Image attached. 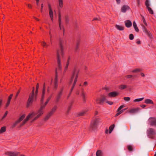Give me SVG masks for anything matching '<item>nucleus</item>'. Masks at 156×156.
Listing matches in <instances>:
<instances>
[{
    "mask_svg": "<svg viewBox=\"0 0 156 156\" xmlns=\"http://www.w3.org/2000/svg\"><path fill=\"white\" fill-rule=\"evenodd\" d=\"M63 41L61 40H60L59 47L60 49H57L56 53L57 60L58 66V69L61 70L62 68L61 64V58L64 55L63 52Z\"/></svg>",
    "mask_w": 156,
    "mask_h": 156,
    "instance_id": "obj_1",
    "label": "nucleus"
},
{
    "mask_svg": "<svg viewBox=\"0 0 156 156\" xmlns=\"http://www.w3.org/2000/svg\"><path fill=\"white\" fill-rule=\"evenodd\" d=\"M43 113V110H42L40 109L38 110L37 113H36L34 112H32L31 113H30L28 115L27 117L25 119L22 123L20 124V126L21 127L23 126L26 122L29 120V119L32 118L36 115L37 114V116L35 117L31 121V122H32L34 121L37 120L38 118L41 116Z\"/></svg>",
    "mask_w": 156,
    "mask_h": 156,
    "instance_id": "obj_2",
    "label": "nucleus"
},
{
    "mask_svg": "<svg viewBox=\"0 0 156 156\" xmlns=\"http://www.w3.org/2000/svg\"><path fill=\"white\" fill-rule=\"evenodd\" d=\"M79 70L78 69L75 67L72 73V76L70 81V83H72L74 80V82L72 86L70 89L71 91H73L74 88L77 81Z\"/></svg>",
    "mask_w": 156,
    "mask_h": 156,
    "instance_id": "obj_3",
    "label": "nucleus"
},
{
    "mask_svg": "<svg viewBox=\"0 0 156 156\" xmlns=\"http://www.w3.org/2000/svg\"><path fill=\"white\" fill-rule=\"evenodd\" d=\"M34 87H33L32 92L30 94L27 101L26 106L27 108H28L31 105L33 102L36 101L37 100V94H36V93H34Z\"/></svg>",
    "mask_w": 156,
    "mask_h": 156,
    "instance_id": "obj_4",
    "label": "nucleus"
},
{
    "mask_svg": "<svg viewBox=\"0 0 156 156\" xmlns=\"http://www.w3.org/2000/svg\"><path fill=\"white\" fill-rule=\"evenodd\" d=\"M147 134L149 137L151 139H154L156 134V132L153 129L149 128L147 130Z\"/></svg>",
    "mask_w": 156,
    "mask_h": 156,
    "instance_id": "obj_5",
    "label": "nucleus"
},
{
    "mask_svg": "<svg viewBox=\"0 0 156 156\" xmlns=\"http://www.w3.org/2000/svg\"><path fill=\"white\" fill-rule=\"evenodd\" d=\"M100 119L97 118L92 122L90 127L93 129H94L97 128V125L98 123L100 122Z\"/></svg>",
    "mask_w": 156,
    "mask_h": 156,
    "instance_id": "obj_6",
    "label": "nucleus"
},
{
    "mask_svg": "<svg viewBox=\"0 0 156 156\" xmlns=\"http://www.w3.org/2000/svg\"><path fill=\"white\" fill-rule=\"evenodd\" d=\"M26 115L25 114H23L21 117H20L18 120L16 121L12 125V128H14L21 121L23 120L25 117Z\"/></svg>",
    "mask_w": 156,
    "mask_h": 156,
    "instance_id": "obj_7",
    "label": "nucleus"
},
{
    "mask_svg": "<svg viewBox=\"0 0 156 156\" xmlns=\"http://www.w3.org/2000/svg\"><path fill=\"white\" fill-rule=\"evenodd\" d=\"M45 91V83H44L43 85V87L42 91V94L41 98V104H43V101L44 98V94Z\"/></svg>",
    "mask_w": 156,
    "mask_h": 156,
    "instance_id": "obj_8",
    "label": "nucleus"
},
{
    "mask_svg": "<svg viewBox=\"0 0 156 156\" xmlns=\"http://www.w3.org/2000/svg\"><path fill=\"white\" fill-rule=\"evenodd\" d=\"M143 30V32L145 33L147 35L148 37L150 39H151L152 38V36L150 32V31L148 30L147 28L144 26L142 27Z\"/></svg>",
    "mask_w": 156,
    "mask_h": 156,
    "instance_id": "obj_9",
    "label": "nucleus"
},
{
    "mask_svg": "<svg viewBox=\"0 0 156 156\" xmlns=\"http://www.w3.org/2000/svg\"><path fill=\"white\" fill-rule=\"evenodd\" d=\"M149 123L152 126H156V119L154 117H151L148 119Z\"/></svg>",
    "mask_w": 156,
    "mask_h": 156,
    "instance_id": "obj_10",
    "label": "nucleus"
},
{
    "mask_svg": "<svg viewBox=\"0 0 156 156\" xmlns=\"http://www.w3.org/2000/svg\"><path fill=\"white\" fill-rule=\"evenodd\" d=\"M106 100V97L104 95H101L100 99H97L96 100V102L97 103L101 104Z\"/></svg>",
    "mask_w": 156,
    "mask_h": 156,
    "instance_id": "obj_11",
    "label": "nucleus"
},
{
    "mask_svg": "<svg viewBox=\"0 0 156 156\" xmlns=\"http://www.w3.org/2000/svg\"><path fill=\"white\" fill-rule=\"evenodd\" d=\"M57 69H56L55 70V76L54 82V88L55 90L57 89L58 86V80L57 74Z\"/></svg>",
    "mask_w": 156,
    "mask_h": 156,
    "instance_id": "obj_12",
    "label": "nucleus"
},
{
    "mask_svg": "<svg viewBox=\"0 0 156 156\" xmlns=\"http://www.w3.org/2000/svg\"><path fill=\"white\" fill-rule=\"evenodd\" d=\"M5 154L8 156H19L20 153L18 152H7L5 153Z\"/></svg>",
    "mask_w": 156,
    "mask_h": 156,
    "instance_id": "obj_13",
    "label": "nucleus"
},
{
    "mask_svg": "<svg viewBox=\"0 0 156 156\" xmlns=\"http://www.w3.org/2000/svg\"><path fill=\"white\" fill-rule=\"evenodd\" d=\"M124 107V106L123 105H122L119 107L117 110L118 113H117L115 115V116H118L119 115L122 113L124 111V110H121V109Z\"/></svg>",
    "mask_w": 156,
    "mask_h": 156,
    "instance_id": "obj_14",
    "label": "nucleus"
},
{
    "mask_svg": "<svg viewBox=\"0 0 156 156\" xmlns=\"http://www.w3.org/2000/svg\"><path fill=\"white\" fill-rule=\"evenodd\" d=\"M119 94V93L116 91L112 92L108 94V96L110 97H115L118 96Z\"/></svg>",
    "mask_w": 156,
    "mask_h": 156,
    "instance_id": "obj_15",
    "label": "nucleus"
},
{
    "mask_svg": "<svg viewBox=\"0 0 156 156\" xmlns=\"http://www.w3.org/2000/svg\"><path fill=\"white\" fill-rule=\"evenodd\" d=\"M140 109L139 108H132L129 111V112L131 113H135L138 112Z\"/></svg>",
    "mask_w": 156,
    "mask_h": 156,
    "instance_id": "obj_16",
    "label": "nucleus"
},
{
    "mask_svg": "<svg viewBox=\"0 0 156 156\" xmlns=\"http://www.w3.org/2000/svg\"><path fill=\"white\" fill-rule=\"evenodd\" d=\"M125 26L127 28L130 27L132 25V23L131 21L129 20L125 21Z\"/></svg>",
    "mask_w": 156,
    "mask_h": 156,
    "instance_id": "obj_17",
    "label": "nucleus"
},
{
    "mask_svg": "<svg viewBox=\"0 0 156 156\" xmlns=\"http://www.w3.org/2000/svg\"><path fill=\"white\" fill-rule=\"evenodd\" d=\"M129 7L126 5H124L121 8V11L123 12H125L127 10L129 9Z\"/></svg>",
    "mask_w": 156,
    "mask_h": 156,
    "instance_id": "obj_18",
    "label": "nucleus"
},
{
    "mask_svg": "<svg viewBox=\"0 0 156 156\" xmlns=\"http://www.w3.org/2000/svg\"><path fill=\"white\" fill-rule=\"evenodd\" d=\"M62 95V94H60L58 93L55 98V102L56 103H58L59 102Z\"/></svg>",
    "mask_w": 156,
    "mask_h": 156,
    "instance_id": "obj_19",
    "label": "nucleus"
},
{
    "mask_svg": "<svg viewBox=\"0 0 156 156\" xmlns=\"http://www.w3.org/2000/svg\"><path fill=\"white\" fill-rule=\"evenodd\" d=\"M70 57H69L67 59V60L66 62V65L65 68V69H64V72H66L68 69V66L69 64V61H70Z\"/></svg>",
    "mask_w": 156,
    "mask_h": 156,
    "instance_id": "obj_20",
    "label": "nucleus"
},
{
    "mask_svg": "<svg viewBox=\"0 0 156 156\" xmlns=\"http://www.w3.org/2000/svg\"><path fill=\"white\" fill-rule=\"evenodd\" d=\"M58 23L59 25L60 30L62 29L61 23V15L60 12H59L58 14Z\"/></svg>",
    "mask_w": 156,
    "mask_h": 156,
    "instance_id": "obj_21",
    "label": "nucleus"
},
{
    "mask_svg": "<svg viewBox=\"0 0 156 156\" xmlns=\"http://www.w3.org/2000/svg\"><path fill=\"white\" fill-rule=\"evenodd\" d=\"M80 42V40H78L77 41L76 46L75 48V51L76 52H77L79 50V45Z\"/></svg>",
    "mask_w": 156,
    "mask_h": 156,
    "instance_id": "obj_22",
    "label": "nucleus"
},
{
    "mask_svg": "<svg viewBox=\"0 0 156 156\" xmlns=\"http://www.w3.org/2000/svg\"><path fill=\"white\" fill-rule=\"evenodd\" d=\"M81 96L83 98V101L84 102H85L86 101V94H85L84 91V90L83 89H82V93L81 94Z\"/></svg>",
    "mask_w": 156,
    "mask_h": 156,
    "instance_id": "obj_23",
    "label": "nucleus"
},
{
    "mask_svg": "<svg viewBox=\"0 0 156 156\" xmlns=\"http://www.w3.org/2000/svg\"><path fill=\"white\" fill-rule=\"evenodd\" d=\"M115 27L118 30H124V27L122 26L116 24Z\"/></svg>",
    "mask_w": 156,
    "mask_h": 156,
    "instance_id": "obj_24",
    "label": "nucleus"
},
{
    "mask_svg": "<svg viewBox=\"0 0 156 156\" xmlns=\"http://www.w3.org/2000/svg\"><path fill=\"white\" fill-rule=\"evenodd\" d=\"M145 103L147 104H154L153 101L152 100L148 99L145 100Z\"/></svg>",
    "mask_w": 156,
    "mask_h": 156,
    "instance_id": "obj_25",
    "label": "nucleus"
},
{
    "mask_svg": "<svg viewBox=\"0 0 156 156\" xmlns=\"http://www.w3.org/2000/svg\"><path fill=\"white\" fill-rule=\"evenodd\" d=\"M133 26L135 31L137 32H138L139 31V30L135 21L133 22Z\"/></svg>",
    "mask_w": 156,
    "mask_h": 156,
    "instance_id": "obj_26",
    "label": "nucleus"
},
{
    "mask_svg": "<svg viewBox=\"0 0 156 156\" xmlns=\"http://www.w3.org/2000/svg\"><path fill=\"white\" fill-rule=\"evenodd\" d=\"M52 115V114H51L50 112H49L45 117L44 118V121H46Z\"/></svg>",
    "mask_w": 156,
    "mask_h": 156,
    "instance_id": "obj_27",
    "label": "nucleus"
},
{
    "mask_svg": "<svg viewBox=\"0 0 156 156\" xmlns=\"http://www.w3.org/2000/svg\"><path fill=\"white\" fill-rule=\"evenodd\" d=\"M57 108V107L56 105L54 106L51 109V111L50 112L51 113V114H53L56 111V109Z\"/></svg>",
    "mask_w": 156,
    "mask_h": 156,
    "instance_id": "obj_28",
    "label": "nucleus"
},
{
    "mask_svg": "<svg viewBox=\"0 0 156 156\" xmlns=\"http://www.w3.org/2000/svg\"><path fill=\"white\" fill-rule=\"evenodd\" d=\"M58 3L59 7L61 8H62L63 6V0H58Z\"/></svg>",
    "mask_w": 156,
    "mask_h": 156,
    "instance_id": "obj_29",
    "label": "nucleus"
},
{
    "mask_svg": "<svg viewBox=\"0 0 156 156\" xmlns=\"http://www.w3.org/2000/svg\"><path fill=\"white\" fill-rule=\"evenodd\" d=\"M96 156H103V153L101 150H98L96 152Z\"/></svg>",
    "mask_w": 156,
    "mask_h": 156,
    "instance_id": "obj_30",
    "label": "nucleus"
},
{
    "mask_svg": "<svg viewBox=\"0 0 156 156\" xmlns=\"http://www.w3.org/2000/svg\"><path fill=\"white\" fill-rule=\"evenodd\" d=\"M115 125L113 124L110 126L109 128V133H111L115 127Z\"/></svg>",
    "mask_w": 156,
    "mask_h": 156,
    "instance_id": "obj_31",
    "label": "nucleus"
},
{
    "mask_svg": "<svg viewBox=\"0 0 156 156\" xmlns=\"http://www.w3.org/2000/svg\"><path fill=\"white\" fill-rule=\"evenodd\" d=\"M49 15L51 20L52 21H53V12L52 10H49Z\"/></svg>",
    "mask_w": 156,
    "mask_h": 156,
    "instance_id": "obj_32",
    "label": "nucleus"
},
{
    "mask_svg": "<svg viewBox=\"0 0 156 156\" xmlns=\"http://www.w3.org/2000/svg\"><path fill=\"white\" fill-rule=\"evenodd\" d=\"M127 87L126 85L124 84L120 85L119 87V88L121 90H123Z\"/></svg>",
    "mask_w": 156,
    "mask_h": 156,
    "instance_id": "obj_33",
    "label": "nucleus"
},
{
    "mask_svg": "<svg viewBox=\"0 0 156 156\" xmlns=\"http://www.w3.org/2000/svg\"><path fill=\"white\" fill-rule=\"evenodd\" d=\"M6 130L5 126L2 127L0 129V133L5 132Z\"/></svg>",
    "mask_w": 156,
    "mask_h": 156,
    "instance_id": "obj_34",
    "label": "nucleus"
},
{
    "mask_svg": "<svg viewBox=\"0 0 156 156\" xmlns=\"http://www.w3.org/2000/svg\"><path fill=\"white\" fill-rule=\"evenodd\" d=\"M127 148L129 151H133V147L131 145H128L127 146Z\"/></svg>",
    "mask_w": 156,
    "mask_h": 156,
    "instance_id": "obj_35",
    "label": "nucleus"
},
{
    "mask_svg": "<svg viewBox=\"0 0 156 156\" xmlns=\"http://www.w3.org/2000/svg\"><path fill=\"white\" fill-rule=\"evenodd\" d=\"M147 8L148 9V11L150 14H154L153 11L151 8L149 7L148 8Z\"/></svg>",
    "mask_w": 156,
    "mask_h": 156,
    "instance_id": "obj_36",
    "label": "nucleus"
},
{
    "mask_svg": "<svg viewBox=\"0 0 156 156\" xmlns=\"http://www.w3.org/2000/svg\"><path fill=\"white\" fill-rule=\"evenodd\" d=\"M64 87L62 86L60 88V91L58 92V93L60 94H62V92L64 90Z\"/></svg>",
    "mask_w": 156,
    "mask_h": 156,
    "instance_id": "obj_37",
    "label": "nucleus"
},
{
    "mask_svg": "<svg viewBox=\"0 0 156 156\" xmlns=\"http://www.w3.org/2000/svg\"><path fill=\"white\" fill-rule=\"evenodd\" d=\"M47 104H46V102H45L44 104L41 105V107L39 109H40L42 110H43V109L44 108H45V107L47 105Z\"/></svg>",
    "mask_w": 156,
    "mask_h": 156,
    "instance_id": "obj_38",
    "label": "nucleus"
},
{
    "mask_svg": "<svg viewBox=\"0 0 156 156\" xmlns=\"http://www.w3.org/2000/svg\"><path fill=\"white\" fill-rule=\"evenodd\" d=\"M47 104H46V102H45L44 104L41 105V107L39 109H40L42 110H43V109L44 108H45V107L47 105Z\"/></svg>",
    "mask_w": 156,
    "mask_h": 156,
    "instance_id": "obj_39",
    "label": "nucleus"
},
{
    "mask_svg": "<svg viewBox=\"0 0 156 156\" xmlns=\"http://www.w3.org/2000/svg\"><path fill=\"white\" fill-rule=\"evenodd\" d=\"M144 99V98H140L136 99L134 100L133 101L134 102L140 101L143 100Z\"/></svg>",
    "mask_w": 156,
    "mask_h": 156,
    "instance_id": "obj_40",
    "label": "nucleus"
},
{
    "mask_svg": "<svg viewBox=\"0 0 156 156\" xmlns=\"http://www.w3.org/2000/svg\"><path fill=\"white\" fill-rule=\"evenodd\" d=\"M141 16L142 17V20L143 22L144 23V24L146 26H147V23H146L145 20V19L144 16H143L142 15H141Z\"/></svg>",
    "mask_w": 156,
    "mask_h": 156,
    "instance_id": "obj_41",
    "label": "nucleus"
},
{
    "mask_svg": "<svg viewBox=\"0 0 156 156\" xmlns=\"http://www.w3.org/2000/svg\"><path fill=\"white\" fill-rule=\"evenodd\" d=\"M65 21L66 24L68 23L69 22V17L67 15H66L65 16Z\"/></svg>",
    "mask_w": 156,
    "mask_h": 156,
    "instance_id": "obj_42",
    "label": "nucleus"
},
{
    "mask_svg": "<svg viewBox=\"0 0 156 156\" xmlns=\"http://www.w3.org/2000/svg\"><path fill=\"white\" fill-rule=\"evenodd\" d=\"M145 4L147 8L149 7L150 6V4L148 0H146L145 2Z\"/></svg>",
    "mask_w": 156,
    "mask_h": 156,
    "instance_id": "obj_43",
    "label": "nucleus"
},
{
    "mask_svg": "<svg viewBox=\"0 0 156 156\" xmlns=\"http://www.w3.org/2000/svg\"><path fill=\"white\" fill-rule=\"evenodd\" d=\"M39 87V83H37V84L36 87V91L35 92V93H36V94H37V93L38 94Z\"/></svg>",
    "mask_w": 156,
    "mask_h": 156,
    "instance_id": "obj_44",
    "label": "nucleus"
},
{
    "mask_svg": "<svg viewBox=\"0 0 156 156\" xmlns=\"http://www.w3.org/2000/svg\"><path fill=\"white\" fill-rule=\"evenodd\" d=\"M85 113V112L83 111L79 112L78 114V115L79 116H83Z\"/></svg>",
    "mask_w": 156,
    "mask_h": 156,
    "instance_id": "obj_45",
    "label": "nucleus"
},
{
    "mask_svg": "<svg viewBox=\"0 0 156 156\" xmlns=\"http://www.w3.org/2000/svg\"><path fill=\"white\" fill-rule=\"evenodd\" d=\"M52 96V95H51L50 96L47 98L46 101V104H48L50 101V100L51 99V97Z\"/></svg>",
    "mask_w": 156,
    "mask_h": 156,
    "instance_id": "obj_46",
    "label": "nucleus"
},
{
    "mask_svg": "<svg viewBox=\"0 0 156 156\" xmlns=\"http://www.w3.org/2000/svg\"><path fill=\"white\" fill-rule=\"evenodd\" d=\"M140 71V69H135L134 70H133L132 71V72L133 73H135L139 72Z\"/></svg>",
    "mask_w": 156,
    "mask_h": 156,
    "instance_id": "obj_47",
    "label": "nucleus"
},
{
    "mask_svg": "<svg viewBox=\"0 0 156 156\" xmlns=\"http://www.w3.org/2000/svg\"><path fill=\"white\" fill-rule=\"evenodd\" d=\"M129 38L130 40H132L134 39V36L132 34H130L129 35Z\"/></svg>",
    "mask_w": 156,
    "mask_h": 156,
    "instance_id": "obj_48",
    "label": "nucleus"
},
{
    "mask_svg": "<svg viewBox=\"0 0 156 156\" xmlns=\"http://www.w3.org/2000/svg\"><path fill=\"white\" fill-rule=\"evenodd\" d=\"M123 99L125 101H129L130 100V98L129 97H124L123 98Z\"/></svg>",
    "mask_w": 156,
    "mask_h": 156,
    "instance_id": "obj_49",
    "label": "nucleus"
},
{
    "mask_svg": "<svg viewBox=\"0 0 156 156\" xmlns=\"http://www.w3.org/2000/svg\"><path fill=\"white\" fill-rule=\"evenodd\" d=\"M12 96H13V94H11L9 96V97H8V101H9L10 102L12 98Z\"/></svg>",
    "mask_w": 156,
    "mask_h": 156,
    "instance_id": "obj_50",
    "label": "nucleus"
},
{
    "mask_svg": "<svg viewBox=\"0 0 156 156\" xmlns=\"http://www.w3.org/2000/svg\"><path fill=\"white\" fill-rule=\"evenodd\" d=\"M133 76L132 75H129L125 76V77L127 79H129L132 77Z\"/></svg>",
    "mask_w": 156,
    "mask_h": 156,
    "instance_id": "obj_51",
    "label": "nucleus"
},
{
    "mask_svg": "<svg viewBox=\"0 0 156 156\" xmlns=\"http://www.w3.org/2000/svg\"><path fill=\"white\" fill-rule=\"evenodd\" d=\"M41 44L44 47H47L48 46V45H47L46 43L44 42H42L41 43Z\"/></svg>",
    "mask_w": 156,
    "mask_h": 156,
    "instance_id": "obj_52",
    "label": "nucleus"
},
{
    "mask_svg": "<svg viewBox=\"0 0 156 156\" xmlns=\"http://www.w3.org/2000/svg\"><path fill=\"white\" fill-rule=\"evenodd\" d=\"M137 2V5L138 7H140V0H136Z\"/></svg>",
    "mask_w": 156,
    "mask_h": 156,
    "instance_id": "obj_53",
    "label": "nucleus"
},
{
    "mask_svg": "<svg viewBox=\"0 0 156 156\" xmlns=\"http://www.w3.org/2000/svg\"><path fill=\"white\" fill-rule=\"evenodd\" d=\"M8 111H6L5 112V114H4V116H3V117H2V119H4V118H5V117L7 116V114H8Z\"/></svg>",
    "mask_w": 156,
    "mask_h": 156,
    "instance_id": "obj_54",
    "label": "nucleus"
},
{
    "mask_svg": "<svg viewBox=\"0 0 156 156\" xmlns=\"http://www.w3.org/2000/svg\"><path fill=\"white\" fill-rule=\"evenodd\" d=\"M44 7V5L43 4H41V12H43V9Z\"/></svg>",
    "mask_w": 156,
    "mask_h": 156,
    "instance_id": "obj_55",
    "label": "nucleus"
},
{
    "mask_svg": "<svg viewBox=\"0 0 156 156\" xmlns=\"http://www.w3.org/2000/svg\"><path fill=\"white\" fill-rule=\"evenodd\" d=\"M106 103L110 105H112L113 104V102L112 101H107Z\"/></svg>",
    "mask_w": 156,
    "mask_h": 156,
    "instance_id": "obj_56",
    "label": "nucleus"
},
{
    "mask_svg": "<svg viewBox=\"0 0 156 156\" xmlns=\"http://www.w3.org/2000/svg\"><path fill=\"white\" fill-rule=\"evenodd\" d=\"M10 101H7V102L6 104V108H7L8 106L9 105L10 103Z\"/></svg>",
    "mask_w": 156,
    "mask_h": 156,
    "instance_id": "obj_57",
    "label": "nucleus"
},
{
    "mask_svg": "<svg viewBox=\"0 0 156 156\" xmlns=\"http://www.w3.org/2000/svg\"><path fill=\"white\" fill-rule=\"evenodd\" d=\"M48 5L49 10H52L51 5L50 4H48Z\"/></svg>",
    "mask_w": 156,
    "mask_h": 156,
    "instance_id": "obj_58",
    "label": "nucleus"
},
{
    "mask_svg": "<svg viewBox=\"0 0 156 156\" xmlns=\"http://www.w3.org/2000/svg\"><path fill=\"white\" fill-rule=\"evenodd\" d=\"M74 102V100H72V101H71V102H70V103L69 104V105H70L71 106H72L73 105Z\"/></svg>",
    "mask_w": 156,
    "mask_h": 156,
    "instance_id": "obj_59",
    "label": "nucleus"
},
{
    "mask_svg": "<svg viewBox=\"0 0 156 156\" xmlns=\"http://www.w3.org/2000/svg\"><path fill=\"white\" fill-rule=\"evenodd\" d=\"M28 7L30 9H31L32 8V6L30 4H27Z\"/></svg>",
    "mask_w": 156,
    "mask_h": 156,
    "instance_id": "obj_60",
    "label": "nucleus"
},
{
    "mask_svg": "<svg viewBox=\"0 0 156 156\" xmlns=\"http://www.w3.org/2000/svg\"><path fill=\"white\" fill-rule=\"evenodd\" d=\"M87 82L86 81H85V82H84L83 85L84 86H87Z\"/></svg>",
    "mask_w": 156,
    "mask_h": 156,
    "instance_id": "obj_61",
    "label": "nucleus"
},
{
    "mask_svg": "<svg viewBox=\"0 0 156 156\" xmlns=\"http://www.w3.org/2000/svg\"><path fill=\"white\" fill-rule=\"evenodd\" d=\"M20 92V90H18L16 94V98L18 96V95L19 94Z\"/></svg>",
    "mask_w": 156,
    "mask_h": 156,
    "instance_id": "obj_62",
    "label": "nucleus"
},
{
    "mask_svg": "<svg viewBox=\"0 0 156 156\" xmlns=\"http://www.w3.org/2000/svg\"><path fill=\"white\" fill-rule=\"evenodd\" d=\"M2 100L0 99V108H1V106L2 105Z\"/></svg>",
    "mask_w": 156,
    "mask_h": 156,
    "instance_id": "obj_63",
    "label": "nucleus"
},
{
    "mask_svg": "<svg viewBox=\"0 0 156 156\" xmlns=\"http://www.w3.org/2000/svg\"><path fill=\"white\" fill-rule=\"evenodd\" d=\"M146 106L145 105H140V107L142 108H145Z\"/></svg>",
    "mask_w": 156,
    "mask_h": 156,
    "instance_id": "obj_64",
    "label": "nucleus"
}]
</instances>
